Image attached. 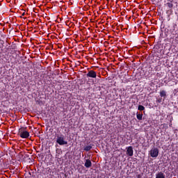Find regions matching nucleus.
Masks as SVG:
<instances>
[{"label":"nucleus","instance_id":"nucleus-1","mask_svg":"<svg viewBox=\"0 0 178 178\" xmlns=\"http://www.w3.org/2000/svg\"><path fill=\"white\" fill-rule=\"evenodd\" d=\"M56 143L58 145H67V141L65 140L63 134L56 136Z\"/></svg>","mask_w":178,"mask_h":178},{"label":"nucleus","instance_id":"nucleus-2","mask_svg":"<svg viewBox=\"0 0 178 178\" xmlns=\"http://www.w3.org/2000/svg\"><path fill=\"white\" fill-rule=\"evenodd\" d=\"M25 130L26 128L24 127H22L19 129V134L21 138H29V137H30V133Z\"/></svg>","mask_w":178,"mask_h":178},{"label":"nucleus","instance_id":"nucleus-3","mask_svg":"<svg viewBox=\"0 0 178 178\" xmlns=\"http://www.w3.org/2000/svg\"><path fill=\"white\" fill-rule=\"evenodd\" d=\"M149 154L152 158H156L158 157V155H159V149L158 148L152 149L149 151Z\"/></svg>","mask_w":178,"mask_h":178},{"label":"nucleus","instance_id":"nucleus-4","mask_svg":"<svg viewBox=\"0 0 178 178\" xmlns=\"http://www.w3.org/2000/svg\"><path fill=\"white\" fill-rule=\"evenodd\" d=\"M87 77H90L91 79H96L97 78V72L94 70H90L87 74Z\"/></svg>","mask_w":178,"mask_h":178},{"label":"nucleus","instance_id":"nucleus-5","mask_svg":"<svg viewBox=\"0 0 178 178\" xmlns=\"http://www.w3.org/2000/svg\"><path fill=\"white\" fill-rule=\"evenodd\" d=\"M134 154V150H133V147L132 146H129L127 147V155L128 156H133Z\"/></svg>","mask_w":178,"mask_h":178},{"label":"nucleus","instance_id":"nucleus-6","mask_svg":"<svg viewBox=\"0 0 178 178\" xmlns=\"http://www.w3.org/2000/svg\"><path fill=\"white\" fill-rule=\"evenodd\" d=\"M84 166L86 168H91V166H92V163L91 162V160L90 159H86V162H85V164H84Z\"/></svg>","mask_w":178,"mask_h":178},{"label":"nucleus","instance_id":"nucleus-7","mask_svg":"<svg viewBox=\"0 0 178 178\" xmlns=\"http://www.w3.org/2000/svg\"><path fill=\"white\" fill-rule=\"evenodd\" d=\"M92 148V145H90L88 146H85L84 147V151H86V152H88V151H91V149Z\"/></svg>","mask_w":178,"mask_h":178},{"label":"nucleus","instance_id":"nucleus-8","mask_svg":"<svg viewBox=\"0 0 178 178\" xmlns=\"http://www.w3.org/2000/svg\"><path fill=\"white\" fill-rule=\"evenodd\" d=\"M160 97L166 98V90H161L160 91Z\"/></svg>","mask_w":178,"mask_h":178},{"label":"nucleus","instance_id":"nucleus-9","mask_svg":"<svg viewBox=\"0 0 178 178\" xmlns=\"http://www.w3.org/2000/svg\"><path fill=\"white\" fill-rule=\"evenodd\" d=\"M136 118L138 119V120H143V113H136Z\"/></svg>","mask_w":178,"mask_h":178},{"label":"nucleus","instance_id":"nucleus-10","mask_svg":"<svg viewBox=\"0 0 178 178\" xmlns=\"http://www.w3.org/2000/svg\"><path fill=\"white\" fill-rule=\"evenodd\" d=\"M145 107H144V106L143 105H139L138 107V111H145Z\"/></svg>","mask_w":178,"mask_h":178},{"label":"nucleus","instance_id":"nucleus-11","mask_svg":"<svg viewBox=\"0 0 178 178\" xmlns=\"http://www.w3.org/2000/svg\"><path fill=\"white\" fill-rule=\"evenodd\" d=\"M166 5L170 9H171V8H173V3H167Z\"/></svg>","mask_w":178,"mask_h":178},{"label":"nucleus","instance_id":"nucleus-12","mask_svg":"<svg viewBox=\"0 0 178 178\" xmlns=\"http://www.w3.org/2000/svg\"><path fill=\"white\" fill-rule=\"evenodd\" d=\"M156 102H158L159 104H161V102H162V98L158 99L156 100Z\"/></svg>","mask_w":178,"mask_h":178},{"label":"nucleus","instance_id":"nucleus-13","mask_svg":"<svg viewBox=\"0 0 178 178\" xmlns=\"http://www.w3.org/2000/svg\"><path fill=\"white\" fill-rule=\"evenodd\" d=\"M24 15H26V13H23L22 16H24Z\"/></svg>","mask_w":178,"mask_h":178},{"label":"nucleus","instance_id":"nucleus-14","mask_svg":"<svg viewBox=\"0 0 178 178\" xmlns=\"http://www.w3.org/2000/svg\"><path fill=\"white\" fill-rule=\"evenodd\" d=\"M31 23H33V21H29Z\"/></svg>","mask_w":178,"mask_h":178},{"label":"nucleus","instance_id":"nucleus-15","mask_svg":"<svg viewBox=\"0 0 178 178\" xmlns=\"http://www.w3.org/2000/svg\"><path fill=\"white\" fill-rule=\"evenodd\" d=\"M29 175L31 176V172H29Z\"/></svg>","mask_w":178,"mask_h":178},{"label":"nucleus","instance_id":"nucleus-16","mask_svg":"<svg viewBox=\"0 0 178 178\" xmlns=\"http://www.w3.org/2000/svg\"><path fill=\"white\" fill-rule=\"evenodd\" d=\"M24 19H26V17H24Z\"/></svg>","mask_w":178,"mask_h":178}]
</instances>
